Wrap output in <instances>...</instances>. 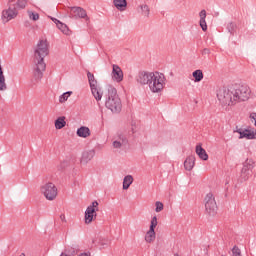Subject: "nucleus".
I'll list each match as a JSON object with an SVG mask.
<instances>
[{
	"mask_svg": "<svg viewBox=\"0 0 256 256\" xmlns=\"http://www.w3.org/2000/svg\"><path fill=\"white\" fill-rule=\"evenodd\" d=\"M196 154L202 161H207V159H209L207 151H205L201 145L196 146Z\"/></svg>",
	"mask_w": 256,
	"mask_h": 256,
	"instance_id": "4be33fe9",
	"label": "nucleus"
},
{
	"mask_svg": "<svg viewBox=\"0 0 256 256\" xmlns=\"http://www.w3.org/2000/svg\"><path fill=\"white\" fill-rule=\"evenodd\" d=\"M91 93L96 101H101V99H103V91H101V87L96 86L95 88H91Z\"/></svg>",
	"mask_w": 256,
	"mask_h": 256,
	"instance_id": "b1692460",
	"label": "nucleus"
},
{
	"mask_svg": "<svg viewBox=\"0 0 256 256\" xmlns=\"http://www.w3.org/2000/svg\"><path fill=\"white\" fill-rule=\"evenodd\" d=\"M67 166V162H61L60 165L58 166V169L61 170V169H65V167Z\"/></svg>",
	"mask_w": 256,
	"mask_h": 256,
	"instance_id": "4c0bfd02",
	"label": "nucleus"
},
{
	"mask_svg": "<svg viewBox=\"0 0 256 256\" xmlns=\"http://www.w3.org/2000/svg\"><path fill=\"white\" fill-rule=\"evenodd\" d=\"M138 13H140L142 17L149 18V16L151 15V8H149V5L147 4H140L138 6Z\"/></svg>",
	"mask_w": 256,
	"mask_h": 256,
	"instance_id": "6ab92c4d",
	"label": "nucleus"
},
{
	"mask_svg": "<svg viewBox=\"0 0 256 256\" xmlns=\"http://www.w3.org/2000/svg\"><path fill=\"white\" fill-rule=\"evenodd\" d=\"M234 93V103H239L241 101H248L249 97H251V88L249 86H239L237 88L233 87Z\"/></svg>",
	"mask_w": 256,
	"mask_h": 256,
	"instance_id": "6e6552de",
	"label": "nucleus"
},
{
	"mask_svg": "<svg viewBox=\"0 0 256 256\" xmlns=\"http://www.w3.org/2000/svg\"><path fill=\"white\" fill-rule=\"evenodd\" d=\"M237 133H239V135H240L239 139H256L255 130L239 129V130H237Z\"/></svg>",
	"mask_w": 256,
	"mask_h": 256,
	"instance_id": "4468645a",
	"label": "nucleus"
},
{
	"mask_svg": "<svg viewBox=\"0 0 256 256\" xmlns=\"http://www.w3.org/2000/svg\"><path fill=\"white\" fill-rule=\"evenodd\" d=\"M71 17L73 19H85V21H89V16H87V11L81 7H70Z\"/></svg>",
	"mask_w": 256,
	"mask_h": 256,
	"instance_id": "f8f14e48",
	"label": "nucleus"
},
{
	"mask_svg": "<svg viewBox=\"0 0 256 256\" xmlns=\"http://www.w3.org/2000/svg\"><path fill=\"white\" fill-rule=\"evenodd\" d=\"M15 0H7V7L2 11L1 19L3 23H9V21H13V19H17V15H19V10L15 6Z\"/></svg>",
	"mask_w": 256,
	"mask_h": 256,
	"instance_id": "423d86ee",
	"label": "nucleus"
},
{
	"mask_svg": "<svg viewBox=\"0 0 256 256\" xmlns=\"http://www.w3.org/2000/svg\"><path fill=\"white\" fill-rule=\"evenodd\" d=\"M126 131L127 137H133V135H135V133L137 132V122L132 121L130 129H126Z\"/></svg>",
	"mask_w": 256,
	"mask_h": 256,
	"instance_id": "c85d7f7f",
	"label": "nucleus"
},
{
	"mask_svg": "<svg viewBox=\"0 0 256 256\" xmlns=\"http://www.w3.org/2000/svg\"><path fill=\"white\" fill-rule=\"evenodd\" d=\"M97 211H99V202L93 201L90 206L86 208L84 221L86 225L93 223V220L97 218Z\"/></svg>",
	"mask_w": 256,
	"mask_h": 256,
	"instance_id": "9d476101",
	"label": "nucleus"
},
{
	"mask_svg": "<svg viewBox=\"0 0 256 256\" xmlns=\"http://www.w3.org/2000/svg\"><path fill=\"white\" fill-rule=\"evenodd\" d=\"M158 223L159 222L157 221V216L152 217L150 222V228L145 235L146 243H153V241H155V237H156L155 228L157 227Z\"/></svg>",
	"mask_w": 256,
	"mask_h": 256,
	"instance_id": "9b49d317",
	"label": "nucleus"
},
{
	"mask_svg": "<svg viewBox=\"0 0 256 256\" xmlns=\"http://www.w3.org/2000/svg\"><path fill=\"white\" fill-rule=\"evenodd\" d=\"M93 157H95V150L94 149L86 150L82 153L80 163L82 165H87V163H89V161H91Z\"/></svg>",
	"mask_w": 256,
	"mask_h": 256,
	"instance_id": "2eb2a0df",
	"label": "nucleus"
},
{
	"mask_svg": "<svg viewBox=\"0 0 256 256\" xmlns=\"http://www.w3.org/2000/svg\"><path fill=\"white\" fill-rule=\"evenodd\" d=\"M73 94V92L68 91L63 93L60 97H59V102L60 103H65V101H67V99H69V97H71V95Z\"/></svg>",
	"mask_w": 256,
	"mask_h": 256,
	"instance_id": "72a5a7b5",
	"label": "nucleus"
},
{
	"mask_svg": "<svg viewBox=\"0 0 256 256\" xmlns=\"http://www.w3.org/2000/svg\"><path fill=\"white\" fill-rule=\"evenodd\" d=\"M93 243L94 245H96V247H99V249H107L111 241L108 238L99 237V238H96L93 241Z\"/></svg>",
	"mask_w": 256,
	"mask_h": 256,
	"instance_id": "f3484780",
	"label": "nucleus"
},
{
	"mask_svg": "<svg viewBox=\"0 0 256 256\" xmlns=\"http://www.w3.org/2000/svg\"><path fill=\"white\" fill-rule=\"evenodd\" d=\"M155 211H156V213H161V211L163 210V202H160V201H157L156 203H155Z\"/></svg>",
	"mask_w": 256,
	"mask_h": 256,
	"instance_id": "c9c22d12",
	"label": "nucleus"
},
{
	"mask_svg": "<svg viewBox=\"0 0 256 256\" xmlns=\"http://www.w3.org/2000/svg\"><path fill=\"white\" fill-rule=\"evenodd\" d=\"M199 17H200L199 24L202 31H207V21L205 20L207 18V11L201 10L199 13Z\"/></svg>",
	"mask_w": 256,
	"mask_h": 256,
	"instance_id": "aec40b11",
	"label": "nucleus"
},
{
	"mask_svg": "<svg viewBox=\"0 0 256 256\" xmlns=\"http://www.w3.org/2000/svg\"><path fill=\"white\" fill-rule=\"evenodd\" d=\"M105 107L112 113H121V109H123L121 98H119L117 89L113 86L108 87V92L105 95Z\"/></svg>",
	"mask_w": 256,
	"mask_h": 256,
	"instance_id": "7ed1b4c3",
	"label": "nucleus"
},
{
	"mask_svg": "<svg viewBox=\"0 0 256 256\" xmlns=\"http://www.w3.org/2000/svg\"><path fill=\"white\" fill-rule=\"evenodd\" d=\"M57 27L64 35H69V27L66 24L60 22Z\"/></svg>",
	"mask_w": 256,
	"mask_h": 256,
	"instance_id": "2f4dec72",
	"label": "nucleus"
},
{
	"mask_svg": "<svg viewBox=\"0 0 256 256\" xmlns=\"http://www.w3.org/2000/svg\"><path fill=\"white\" fill-rule=\"evenodd\" d=\"M127 145H129V136H127V130L122 129L114 136L112 146L116 151H125V149H127Z\"/></svg>",
	"mask_w": 256,
	"mask_h": 256,
	"instance_id": "39448f33",
	"label": "nucleus"
},
{
	"mask_svg": "<svg viewBox=\"0 0 256 256\" xmlns=\"http://www.w3.org/2000/svg\"><path fill=\"white\" fill-rule=\"evenodd\" d=\"M27 1L28 0H18L15 2L16 9H25V7H27Z\"/></svg>",
	"mask_w": 256,
	"mask_h": 256,
	"instance_id": "473e14b6",
	"label": "nucleus"
},
{
	"mask_svg": "<svg viewBox=\"0 0 256 256\" xmlns=\"http://www.w3.org/2000/svg\"><path fill=\"white\" fill-rule=\"evenodd\" d=\"M53 23H55L57 26L59 25V23H61V21L57 20V18H51Z\"/></svg>",
	"mask_w": 256,
	"mask_h": 256,
	"instance_id": "58836bf2",
	"label": "nucleus"
},
{
	"mask_svg": "<svg viewBox=\"0 0 256 256\" xmlns=\"http://www.w3.org/2000/svg\"><path fill=\"white\" fill-rule=\"evenodd\" d=\"M252 169H253V166H251V164L243 165L241 174H240V178L242 181H247V179H249V176L251 175V173H253Z\"/></svg>",
	"mask_w": 256,
	"mask_h": 256,
	"instance_id": "dca6fc26",
	"label": "nucleus"
},
{
	"mask_svg": "<svg viewBox=\"0 0 256 256\" xmlns=\"http://www.w3.org/2000/svg\"><path fill=\"white\" fill-rule=\"evenodd\" d=\"M235 29H237V24H235V22L228 23L227 30L229 31V33L233 35V33H235Z\"/></svg>",
	"mask_w": 256,
	"mask_h": 256,
	"instance_id": "f704fd0d",
	"label": "nucleus"
},
{
	"mask_svg": "<svg viewBox=\"0 0 256 256\" xmlns=\"http://www.w3.org/2000/svg\"><path fill=\"white\" fill-rule=\"evenodd\" d=\"M111 77L116 83H121V81H123V70L121 69V67H119V65H112Z\"/></svg>",
	"mask_w": 256,
	"mask_h": 256,
	"instance_id": "ddd939ff",
	"label": "nucleus"
},
{
	"mask_svg": "<svg viewBox=\"0 0 256 256\" xmlns=\"http://www.w3.org/2000/svg\"><path fill=\"white\" fill-rule=\"evenodd\" d=\"M0 91H7V83L5 82V74L0 64Z\"/></svg>",
	"mask_w": 256,
	"mask_h": 256,
	"instance_id": "393cba45",
	"label": "nucleus"
},
{
	"mask_svg": "<svg viewBox=\"0 0 256 256\" xmlns=\"http://www.w3.org/2000/svg\"><path fill=\"white\" fill-rule=\"evenodd\" d=\"M61 221H65V215L60 216Z\"/></svg>",
	"mask_w": 256,
	"mask_h": 256,
	"instance_id": "ea45409f",
	"label": "nucleus"
},
{
	"mask_svg": "<svg viewBox=\"0 0 256 256\" xmlns=\"http://www.w3.org/2000/svg\"><path fill=\"white\" fill-rule=\"evenodd\" d=\"M47 55H49V46H47V41L40 40L34 50L33 58V75L36 81L43 79V72L47 67L45 64V57H47Z\"/></svg>",
	"mask_w": 256,
	"mask_h": 256,
	"instance_id": "f03ea898",
	"label": "nucleus"
},
{
	"mask_svg": "<svg viewBox=\"0 0 256 256\" xmlns=\"http://www.w3.org/2000/svg\"><path fill=\"white\" fill-rule=\"evenodd\" d=\"M27 13L30 21H39V13L31 10H28Z\"/></svg>",
	"mask_w": 256,
	"mask_h": 256,
	"instance_id": "7c9ffc66",
	"label": "nucleus"
},
{
	"mask_svg": "<svg viewBox=\"0 0 256 256\" xmlns=\"http://www.w3.org/2000/svg\"><path fill=\"white\" fill-rule=\"evenodd\" d=\"M204 51H205V52H209V50H207V49H205Z\"/></svg>",
	"mask_w": 256,
	"mask_h": 256,
	"instance_id": "a19ab883",
	"label": "nucleus"
},
{
	"mask_svg": "<svg viewBox=\"0 0 256 256\" xmlns=\"http://www.w3.org/2000/svg\"><path fill=\"white\" fill-rule=\"evenodd\" d=\"M232 256H241V249H239L237 246H234L232 248Z\"/></svg>",
	"mask_w": 256,
	"mask_h": 256,
	"instance_id": "e433bc0d",
	"label": "nucleus"
},
{
	"mask_svg": "<svg viewBox=\"0 0 256 256\" xmlns=\"http://www.w3.org/2000/svg\"><path fill=\"white\" fill-rule=\"evenodd\" d=\"M195 167V156H189L184 161V168L186 171H191Z\"/></svg>",
	"mask_w": 256,
	"mask_h": 256,
	"instance_id": "5701e85b",
	"label": "nucleus"
},
{
	"mask_svg": "<svg viewBox=\"0 0 256 256\" xmlns=\"http://www.w3.org/2000/svg\"><path fill=\"white\" fill-rule=\"evenodd\" d=\"M76 135L82 139H87V137H91V129L87 126H82L77 129Z\"/></svg>",
	"mask_w": 256,
	"mask_h": 256,
	"instance_id": "a211bd4d",
	"label": "nucleus"
},
{
	"mask_svg": "<svg viewBox=\"0 0 256 256\" xmlns=\"http://www.w3.org/2000/svg\"><path fill=\"white\" fill-rule=\"evenodd\" d=\"M138 85H148L151 93H161L165 89V74L161 72L140 71L135 77Z\"/></svg>",
	"mask_w": 256,
	"mask_h": 256,
	"instance_id": "f257e3e1",
	"label": "nucleus"
},
{
	"mask_svg": "<svg viewBox=\"0 0 256 256\" xmlns=\"http://www.w3.org/2000/svg\"><path fill=\"white\" fill-rule=\"evenodd\" d=\"M218 101L222 105H235V96L233 92V87L226 88L222 87L217 90Z\"/></svg>",
	"mask_w": 256,
	"mask_h": 256,
	"instance_id": "20e7f679",
	"label": "nucleus"
},
{
	"mask_svg": "<svg viewBox=\"0 0 256 256\" xmlns=\"http://www.w3.org/2000/svg\"><path fill=\"white\" fill-rule=\"evenodd\" d=\"M40 193L47 201H55L57 199L58 189L53 182H46L40 186Z\"/></svg>",
	"mask_w": 256,
	"mask_h": 256,
	"instance_id": "0eeeda50",
	"label": "nucleus"
},
{
	"mask_svg": "<svg viewBox=\"0 0 256 256\" xmlns=\"http://www.w3.org/2000/svg\"><path fill=\"white\" fill-rule=\"evenodd\" d=\"M87 77H88L90 89L99 87V85H97V80L95 79V75H93L91 72H88Z\"/></svg>",
	"mask_w": 256,
	"mask_h": 256,
	"instance_id": "bb28decb",
	"label": "nucleus"
},
{
	"mask_svg": "<svg viewBox=\"0 0 256 256\" xmlns=\"http://www.w3.org/2000/svg\"><path fill=\"white\" fill-rule=\"evenodd\" d=\"M131 185H133V176L132 175L125 176L123 179V189L127 191V189L131 187Z\"/></svg>",
	"mask_w": 256,
	"mask_h": 256,
	"instance_id": "a878e982",
	"label": "nucleus"
},
{
	"mask_svg": "<svg viewBox=\"0 0 256 256\" xmlns=\"http://www.w3.org/2000/svg\"><path fill=\"white\" fill-rule=\"evenodd\" d=\"M204 205L206 213L210 215V217H215V215H217V202L215 201L213 193L210 192L205 196Z\"/></svg>",
	"mask_w": 256,
	"mask_h": 256,
	"instance_id": "1a4fd4ad",
	"label": "nucleus"
},
{
	"mask_svg": "<svg viewBox=\"0 0 256 256\" xmlns=\"http://www.w3.org/2000/svg\"><path fill=\"white\" fill-rule=\"evenodd\" d=\"M192 77L195 79V83H199L203 81V71L202 70H196L192 73Z\"/></svg>",
	"mask_w": 256,
	"mask_h": 256,
	"instance_id": "c756f323",
	"label": "nucleus"
},
{
	"mask_svg": "<svg viewBox=\"0 0 256 256\" xmlns=\"http://www.w3.org/2000/svg\"><path fill=\"white\" fill-rule=\"evenodd\" d=\"M67 125V122L65 121V116L59 117L55 120V129H63Z\"/></svg>",
	"mask_w": 256,
	"mask_h": 256,
	"instance_id": "cd10ccee",
	"label": "nucleus"
},
{
	"mask_svg": "<svg viewBox=\"0 0 256 256\" xmlns=\"http://www.w3.org/2000/svg\"><path fill=\"white\" fill-rule=\"evenodd\" d=\"M113 5L120 12L127 10V0H113Z\"/></svg>",
	"mask_w": 256,
	"mask_h": 256,
	"instance_id": "412c9836",
	"label": "nucleus"
}]
</instances>
